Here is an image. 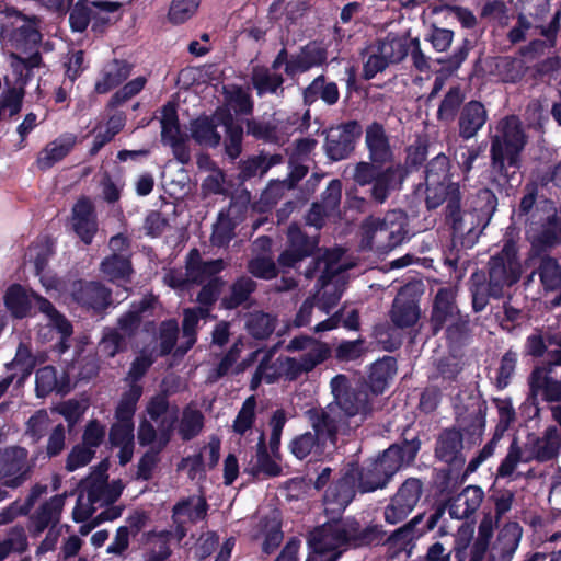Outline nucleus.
Returning <instances> with one entry per match:
<instances>
[{
    "label": "nucleus",
    "mask_w": 561,
    "mask_h": 561,
    "mask_svg": "<svg viewBox=\"0 0 561 561\" xmlns=\"http://www.w3.org/2000/svg\"><path fill=\"white\" fill-rule=\"evenodd\" d=\"M255 409H256V399L254 396L248 397L242 403L241 409L239 410L234 421H233V431L237 434L244 435L247 431H249L255 421Z\"/></svg>",
    "instance_id": "338daca9"
},
{
    "label": "nucleus",
    "mask_w": 561,
    "mask_h": 561,
    "mask_svg": "<svg viewBox=\"0 0 561 561\" xmlns=\"http://www.w3.org/2000/svg\"><path fill=\"white\" fill-rule=\"evenodd\" d=\"M193 497L188 496L176 502L172 508L173 518L179 515H187L192 523L204 520L207 516L208 504L204 496L198 497V502L193 510H191Z\"/></svg>",
    "instance_id": "052dcab7"
},
{
    "label": "nucleus",
    "mask_w": 561,
    "mask_h": 561,
    "mask_svg": "<svg viewBox=\"0 0 561 561\" xmlns=\"http://www.w3.org/2000/svg\"><path fill=\"white\" fill-rule=\"evenodd\" d=\"M322 100L328 106H333L339 102L340 91L336 82L327 81L324 75L317 76L304 90L302 103L311 106L318 100Z\"/></svg>",
    "instance_id": "c756f323"
},
{
    "label": "nucleus",
    "mask_w": 561,
    "mask_h": 561,
    "mask_svg": "<svg viewBox=\"0 0 561 561\" xmlns=\"http://www.w3.org/2000/svg\"><path fill=\"white\" fill-rule=\"evenodd\" d=\"M290 453L299 460L306 459L311 454L320 456L324 453L325 448L313 436L311 432H305L295 436L288 446Z\"/></svg>",
    "instance_id": "3c124183"
},
{
    "label": "nucleus",
    "mask_w": 561,
    "mask_h": 561,
    "mask_svg": "<svg viewBox=\"0 0 561 561\" xmlns=\"http://www.w3.org/2000/svg\"><path fill=\"white\" fill-rule=\"evenodd\" d=\"M216 117L226 131L225 153L231 160H236L242 152L243 126L234 119L233 114L227 106H218Z\"/></svg>",
    "instance_id": "b1692460"
},
{
    "label": "nucleus",
    "mask_w": 561,
    "mask_h": 561,
    "mask_svg": "<svg viewBox=\"0 0 561 561\" xmlns=\"http://www.w3.org/2000/svg\"><path fill=\"white\" fill-rule=\"evenodd\" d=\"M328 55V49L322 43L310 41L301 46L298 53L291 55V60L286 66L285 75L294 78L313 68L327 66Z\"/></svg>",
    "instance_id": "6ab92c4d"
},
{
    "label": "nucleus",
    "mask_w": 561,
    "mask_h": 561,
    "mask_svg": "<svg viewBox=\"0 0 561 561\" xmlns=\"http://www.w3.org/2000/svg\"><path fill=\"white\" fill-rule=\"evenodd\" d=\"M444 207V220L451 231L453 242L471 249L488 227L469 209L462 208V194L453 196Z\"/></svg>",
    "instance_id": "9d476101"
},
{
    "label": "nucleus",
    "mask_w": 561,
    "mask_h": 561,
    "mask_svg": "<svg viewBox=\"0 0 561 561\" xmlns=\"http://www.w3.org/2000/svg\"><path fill=\"white\" fill-rule=\"evenodd\" d=\"M122 7L118 1L78 0L69 11L70 28L83 33L91 24V31L102 35L121 20Z\"/></svg>",
    "instance_id": "6e6552de"
},
{
    "label": "nucleus",
    "mask_w": 561,
    "mask_h": 561,
    "mask_svg": "<svg viewBox=\"0 0 561 561\" xmlns=\"http://www.w3.org/2000/svg\"><path fill=\"white\" fill-rule=\"evenodd\" d=\"M36 366V358L34 357L28 344L21 342L16 348L14 358L5 364L8 370L18 367L22 371V378L28 377Z\"/></svg>",
    "instance_id": "0e129e2a"
},
{
    "label": "nucleus",
    "mask_w": 561,
    "mask_h": 561,
    "mask_svg": "<svg viewBox=\"0 0 561 561\" xmlns=\"http://www.w3.org/2000/svg\"><path fill=\"white\" fill-rule=\"evenodd\" d=\"M257 284L251 277L240 276L230 286V294L221 299V307L233 310L249 300Z\"/></svg>",
    "instance_id": "a19ab883"
},
{
    "label": "nucleus",
    "mask_w": 561,
    "mask_h": 561,
    "mask_svg": "<svg viewBox=\"0 0 561 561\" xmlns=\"http://www.w3.org/2000/svg\"><path fill=\"white\" fill-rule=\"evenodd\" d=\"M147 83V79L144 76H139L127 83H125L119 90H117L110 99L107 103L108 108H116L123 105L133 96L141 92Z\"/></svg>",
    "instance_id": "69168bd1"
},
{
    "label": "nucleus",
    "mask_w": 561,
    "mask_h": 561,
    "mask_svg": "<svg viewBox=\"0 0 561 561\" xmlns=\"http://www.w3.org/2000/svg\"><path fill=\"white\" fill-rule=\"evenodd\" d=\"M470 293L474 312L482 311L489 304V298H493L490 282L488 279L484 282V276H480L477 273L470 278Z\"/></svg>",
    "instance_id": "e2e57ef3"
},
{
    "label": "nucleus",
    "mask_w": 561,
    "mask_h": 561,
    "mask_svg": "<svg viewBox=\"0 0 561 561\" xmlns=\"http://www.w3.org/2000/svg\"><path fill=\"white\" fill-rule=\"evenodd\" d=\"M306 416L313 430L312 435L323 445L335 447L337 435L342 423V415H339V409H333L332 404L327 408H311L306 411Z\"/></svg>",
    "instance_id": "dca6fc26"
},
{
    "label": "nucleus",
    "mask_w": 561,
    "mask_h": 561,
    "mask_svg": "<svg viewBox=\"0 0 561 561\" xmlns=\"http://www.w3.org/2000/svg\"><path fill=\"white\" fill-rule=\"evenodd\" d=\"M446 506L434 508L425 519V513L415 515L408 523L388 534L383 526L377 523H367V549L387 546L389 549L405 550L415 539L433 530L443 518Z\"/></svg>",
    "instance_id": "423d86ee"
},
{
    "label": "nucleus",
    "mask_w": 561,
    "mask_h": 561,
    "mask_svg": "<svg viewBox=\"0 0 561 561\" xmlns=\"http://www.w3.org/2000/svg\"><path fill=\"white\" fill-rule=\"evenodd\" d=\"M497 204L499 201L495 193L488 187H483L478 190L471 197L468 209L477 215L482 224L489 225L496 211Z\"/></svg>",
    "instance_id": "79ce46f5"
},
{
    "label": "nucleus",
    "mask_w": 561,
    "mask_h": 561,
    "mask_svg": "<svg viewBox=\"0 0 561 561\" xmlns=\"http://www.w3.org/2000/svg\"><path fill=\"white\" fill-rule=\"evenodd\" d=\"M216 116L217 108L211 115L202 114L191 121V137L197 145L206 148H217L221 144L222 138L217 129L221 125Z\"/></svg>",
    "instance_id": "393cba45"
},
{
    "label": "nucleus",
    "mask_w": 561,
    "mask_h": 561,
    "mask_svg": "<svg viewBox=\"0 0 561 561\" xmlns=\"http://www.w3.org/2000/svg\"><path fill=\"white\" fill-rule=\"evenodd\" d=\"M32 474L28 451L21 446L0 448V481L2 485L16 489L23 485Z\"/></svg>",
    "instance_id": "ddd939ff"
},
{
    "label": "nucleus",
    "mask_w": 561,
    "mask_h": 561,
    "mask_svg": "<svg viewBox=\"0 0 561 561\" xmlns=\"http://www.w3.org/2000/svg\"><path fill=\"white\" fill-rule=\"evenodd\" d=\"M520 242L519 230L510 226L500 241V249L489 257L488 280L495 299L502 298L505 290L522 278L525 263L520 260Z\"/></svg>",
    "instance_id": "39448f33"
},
{
    "label": "nucleus",
    "mask_w": 561,
    "mask_h": 561,
    "mask_svg": "<svg viewBox=\"0 0 561 561\" xmlns=\"http://www.w3.org/2000/svg\"><path fill=\"white\" fill-rule=\"evenodd\" d=\"M561 447V435L557 426H548L542 437L534 433L527 435L525 450L529 455L525 458L524 462H529L533 459L538 462H547L558 457Z\"/></svg>",
    "instance_id": "aec40b11"
},
{
    "label": "nucleus",
    "mask_w": 561,
    "mask_h": 561,
    "mask_svg": "<svg viewBox=\"0 0 561 561\" xmlns=\"http://www.w3.org/2000/svg\"><path fill=\"white\" fill-rule=\"evenodd\" d=\"M483 499L484 492L482 488L478 485H468L459 494L439 503L435 508L446 506L451 518L465 519L469 518L477 512Z\"/></svg>",
    "instance_id": "412c9836"
},
{
    "label": "nucleus",
    "mask_w": 561,
    "mask_h": 561,
    "mask_svg": "<svg viewBox=\"0 0 561 561\" xmlns=\"http://www.w3.org/2000/svg\"><path fill=\"white\" fill-rule=\"evenodd\" d=\"M288 247L279 254L277 262L282 267H295V265L312 256L319 250V237H310L298 226L288 229Z\"/></svg>",
    "instance_id": "f3484780"
},
{
    "label": "nucleus",
    "mask_w": 561,
    "mask_h": 561,
    "mask_svg": "<svg viewBox=\"0 0 561 561\" xmlns=\"http://www.w3.org/2000/svg\"><path fill=\"white\" fill-rule=\"evenodd\" d=\"M537 263L538 266L531 271L529 279L538 274L546 291L559 289L561 287V265L559 261L546 253L537 257L530 267H534Z\"/></svg>",
    "instance_id": "72a5a7b5"
},
{
    "label": "nucleus",
    "mask_w": 561,
    "mask_h": 561,
    "mask_svg": "<svg viewBox=\"0 0 561 561\" xmlns=\"http://www.w3.org/2000/svg\"><path fill=\"white\" fill-rule=\"evenodd\" d=\"M526 144L527 137L517 116H505L499 121L496 134L491 136L490 165L491 172L505 184L515 174V171L510 173V168H520Z\"/></svg>",
    "instance_id": "20e7f679"
},
{
    "label": "nucleus",
    "mask_w": 561,
    "mask_h": 561,
    "mask_svg": "<svg viewBox=\"0 0 561 561\" xmlns=\"http://www.w3.org/2000/svg\"><path fill=\"white\" fill-rule=\"evenodd\" d=\"M465 104V93L460 85L450 87L444 95L437 110V121L442 123H451L460 114Z\"/></svg>",
    "instance_id": "37998d69"
},
{
    "label": "nucleus",
    "mask_w": 561,
    "mask_h": 561,
    "mask_svg": "<svg viewBox=\"0 0 561 561\" xmlns=\"http://www.w3.org/2000/svg\"><path fill=\"white\" fill-rule=\"evenodd\" d=\"M161 138L163 142L182 137L176 106L168 102L162 107Z\"/></svg>",
    "instance_id": "bf43d9fd"
},
{
    "label": "nucleus",
    "mask_w": 561,
    "mask_h": 561,
    "mask_svg": "<svg viewBox=\"0 0 561 561\" xmlns=\"http://www.w3.org/2000/svg\"><path fill=\"white\" fill-rule=\"evenodd\" d=\"M142 386L131 383L129 389L122 394V398L115 409V417L118 423L134 424L137 403L142 396Z\"/></svg>",
    "instance_id": "de8ad7c7"
},
{
    "label": "nucleus",
    "mask_w": 561,
    "mask_h": 561,
    "mask_svg": "<svg viewBox=\"0 0 561 561\" xmlns=\"http://www.w3.org/2000/svg\"><path fill=\"white\" fill-rule=\"evenodd\" d=\"M525 237L530 248L525 257V267L530 268L534 261L561 244V215L554 204H547V210L536 211L525 220Z\"/></svg>",
    "instance_id": "0eeeda50"
},
{
    "label": "nucleus",
    "mask_w": 561,
    "mask_h": 561,
    "mask_svg": "<svg viewBox=\"0 0 561 561\" xmlns=\"http://www.w3.org/2000/svg\"><path fill=\"white\" fill-rule=\"evenodd\" d=\"M179 324L175 319H167L161 322L159 329V353L161 356L169 355L178 341Z\"/></svg>",
    "instance_id": "774afa93"
},
{
    "label": "nucleus",
    "mask_w": 561,
    "mask_h": 561,
    "mask_svg": "<svg viewBox=\"0 0 561 561\" xmlns=\"http://www.w3.org/2000/svg\"><path fill=\"white\" fill-rule=\"evenodd\" d=\"M381 220L390 236V244L398 247L408 238V217L401 209L387 211Z\"/></svg>",
    "instance_id": "09e8293b"
},
{
    "label": "nucleus",
    "mask_w": 561,
    "mask_h": 561,
    "mask_svg": "<svg viewBox=\"0 0 561 561\" xmlns=\"http://www.w3.org/2000/svg\"><path fill=\"white\" fill-rule=\"evenodd\" d=\"M100 272L112 284H128L135 274L133 257L108 254L101 261Z\"/></svg>",
    "instance_id": "c85d7f7f"
},
{
    "label": "nucleus",
    "mask_w": 561,
    "mask_h": 561,
    "mask_svg": "<svg viewBox=\"0 0 561 561\" xmlns=\"http://www.w3.org/2000/svg\"><path fill=\"white\" fill-rule=\"evenodd\" d=\"M71 298L92 317L103 318L113 304L112 289L99 280H75L71 286Z\"/></svg>",
    "instance_id": "f8f14e48"
},
{
    "label": "nucleus",
    "mask_w": 561,
    "mask_h": 561,
    "mask_svg": "<svg viewBox=\"0 0 561 561\" xmlns=\"http://www.w3.org/2000/svg\"><path fill=\"white\" fill-rule=\"evenodd\" d=\"M397 359L393 356H383L371 364L367 386L371 393L382 394L397 373Z\"/></svg>",
    "instance_id": "473e14b6"
},
{
    "label": "nucleus",
    "mask_w": 561,
    "mask_h": 561,
    "mask_svg": "<svg viewBox=\"0 0 561 561\" xmlns=\"http://www.w3.org/2000/svg\"><path fill=\"white\" fill-rule=\"evenodd\" d=\"M333 409H339V415L352 417L355 415H367L371 411L369 394L363 388H348L342 396L337 397V402Z\"/></svg>",
    "instance_id": "7c9ffc66"
},
{
    "label": "nucleus",
    "mask_w": 561,
    "mask_h": 561,
    "mask_svg": "<svg viewBox=\"0 0 561 561\" xmlns=\"http://www.w3.org/2000/svg\"><path fill=\"white\" fill-rule=\"evenodd\" d=\"M425 206L428 210H434L453 196L462 194L459 182L453 181L450 159L443 152L425 165Z\"/></svg>",
    "instance_id": "1a4fd4ad"
},
{
    "label": "nucleus",
    "mask_w": 561,
    "mask_h": 561,
    "mask_svg": "<svg viewBox=\"0 0 561 561\" xmlns=\"http://www.w3.org/2000/svg\"><path fill=\"white\" fill-rule=\"evenodd\" d=\"M538 193L539 188L537 183L530 182L525 185L524 195L520 198L517 209L515 210L518 220H523L525 222V220L531 218L536 211L547 210V204H553L551 201H545L542 205L538 204Z\"/></svg>",
    "instance_id": "8fccbe9b"
},
{
    "label": "nucleus",
    "mask_w": 561,
    "mask_h": 561,
    "mask_svg": "<svg viewBox=\"0 0 561 561\" xmlns=\"http://www.w3.org/2000/svg\"><path fill=\"white\" fill-rule=\"evenodd\" d=\"M222 285L224 282L220 277H214L202 286L196 301L201 305L197 309L203 317L208 316L210 308L218 300Z\"/></svg>",
    "instance_id": "13d9d810"
},
{
    "label": "nucleus",
    "mask_w": 561,
    "mask_h": 561,
    "mask_svg": "<svg viewBox=\"0 0 561 561\" xmlns=\"http://www.w3.org/2000/svg\"><path fill=\"white\" fill-rule=\"evenodd\" d=\"M331 351L325 343H318L309 352L305 353L300 359L286 357L284 363V375L286 379L293 381L298 379L304 373L313 370L319 364L327 360Z\"/></svg>",
    "instance_id": "5701e85b"
},
{
    "label": "nucleus",
    "mask_w": 561,
    "mask_h": 561,
    "mask_svg": "<svg viewBox=\"0 0 561 561\" xmlns=\"http://www.w3.org/2000/svg\"><path fill=\"white\" fill-rule=\"evenodd\" d=\"M70 390L71 386L68 374L64 373L58 378L57 369L51 365L37 369L35 375V392L37 398H46L53 392L65 396Z\"/></svg>",
    "instance_id": "bb28decb"
},
{
    "label": "nucleus",
    "mask_w": 561,
    "mask_h": 561,
    "mask_svg": "<svg viewBox=\"0 0 561 561\" xmlns=\"http://www.w3.org/2000/svg\"><path fill=\"white\" fill-rule=\"evenodd\" d=\"M131 66L119 59H114L102 71L101 78L95 82L94 91L105 94L122 84L130 75Z\"/></svg>",
    "instance_id": "c9c22d12"
},
{
    "label": "nucleus",
    "mask_w": 561,
    "mask_h": 561,
    "mask_svg": "<svg viewBox=\"0 0 561 561\" xmlns=\"http://www.w3.org/2000/svg\"><path fill=\"white\" fill-rule=\"evenodd\" d=\"M421 447V433L409 425L402 431L399 442L377 456L365 459L362 465L351 461L356 467L359 492L371 493L386 489L400 470L414 465Z\"/></svg>",
    "instance_id": "f03ea898"
},
{
    "label": "nucleus",
    "mask_w": 561,
    "mask_h": 561,
    "mask_svg": "<svg viewBox=\"0 0 561 561\" xmlns=\"http://www.w3.org/2000/svg\"><path fill=\"white\" fill-rule=\"evenodd\" d=\"M463 433L456 426L443 428L436 438L435 458L450 467H461L466 459L463 456Z\"/></svg>",
    "instance_id": "a211bd4d"
},
{
    "label": "nucleus",
    "mask_w": 561,
    "mask_h": 561,
    "mask_svg": "<svg viewBox=\"0 0 561 561\" xmlns=\"http://www.w3.org/2000/svg\"><path fill=\"white\" fill-rule=\"evenodd\" d=\"M75 144L76 138L72 135L62 136L48 142L37 154V168L41 171L49 170L70 153Z\"/></svg>",
    "instance_id": "2f4dec72"
},
{
    "label": "nucleus",
    "mask_w": 561,
    "mask_h": 561,
    "mask_svg": "<svg viewBox=\"0 0 561 561\" xmlns=\"http://www.w3.org/2000/svg\"><path fill=\"white\" fill-rule=\"evenodd\" d=\"M551 369L545 366H537L528 377L529 392L537 396L539 392L546 402H561V380L550 376Z\"/></svg>",
    "instance_id": "a878e982"
},
{
    "label": "nucleus",
    "mask_w": 561,
    "mask_h": 561,
    "mask_svg": "<svg viewBox=\"0 0 561 561\" xmlns=\"http://www.w3.org/2000/svg\"><path fill=\"white\" fill-rule=\"evenodd\" d=\"M205 425V417L201 410L187 405L182 411L178 426V434L183 442H190L197 437Z\"/></svg>",
    "instance_id": "a18cd8bd"
},
{
    "label": "nucleus",
    "mask_w": 561,
    "mask_h": 561,
    "mask_svg": "<svg viewBox=\"0 0 561 561\" xmlns=\"http://www.w3.org/2000/svg\"><path fill=\"white\" fill-rule=\"evenodd\" d=\"M357 491L356 467L348 462L340 471L339 478L332 480L324 491L323 502L327 510L343 512L353 502Z\"/></svg>",
    "instance_id": "4468645a"
},
{
    "label": "nucleus",
    "mask_w": 561,
    "mask_h": 561,
    "mask_svg": "<svg viewBox=\"0 0 561 561\" xmlns=\"http://www.w3.org/2000/svg\"><path fill=\"white\" fill-rule=\"evenodd\" d=\"M363 135V126L356 119L342 122L330 127L324 137L323 150L325 157L333 162L348 159L355 151Z\"/></svg>",
    "instance_id": "9b49d317"
},
{
    "label": "nucleus",
    "mask_w": 561,
    "mask_h": 561,
    "mask_svg": "<svg viewBox=\"0 0 561 561\" xmlns=\"http://www.w3.org/2000/svg\"><path fill=\"white\" fill-rule=\"evenodd\" d=\"M423 494V482L419 478H408L392 496L411 513Z\"/></svg>",
    "instance_id": "864d4df0"
},
{
    "label": "nucleus",
    "mask_w": 561,
    "mask_h": 561,
    "mask_svg": "<svg viewBox=\"0 0 561 561\" xmlns=\"http://www.w3.org/2000/svg\"><path fill=\"white\" fill-rule=\"evenodd\" d=\"M474 523H462L456 534L453 535V547L449 551L454 554L456 561H466L468 549L473 540Z\"/></svg>",
    "instance_id": "4d7b16f0"
},
{
    "label": "nucleus",
    "mask_w": 561,
    "mask_h": 561,
    "mask_svg": "<svg viewBox=\"0 0 561 561\" xmlns=\"http://www.w3.org/2000/svg\"><path fill=\"white\" fill-rule=\"evenodd\" d=\"M365 146L368 161L355 164L353 181L362 187L370 185V197L382 204L393 191L401 188L408 171L402 163H393V150L381 123L374 121L366 127Z\"/></svg>",
    "instance_id": "f257e3e1"
},
{
    "label": "nucleus",
    "mask_w": 561,
    "mask_h": 561,
    "mask_svg": "<svg viewBox=\"0 0 561 561\" xmlns=\"http://www.w3.org/2000/svg\"><path fill=\"white\" fill-rule=\"evenodd\" d=\"M367 523L354 516L331 518L313 528L308 536V545L313 556H329L350 549H367Z\"/></svg>",
    "instance_id": "7ed1b4c3"
},
{
    "label": "nucleus",
    "mask_w": 561,
    "mask_h": 561,
    "mask_svg": "<svg viewBox=\"0 0 561 561\" xmlns=\"http://www.w3.org/2000/svg\"><path fill=\"white\" fill-rule=\"evenodd\" d=\"M62 499L54 496L50 502L44 503L36 513L35 516V531L43 533L48 526L56 519L58 522V515L62 507Z\"/></svg>",
    "instance_id": "680f3d73"
},
{
    "label": "nucleus",
    "mask_w": 561,
    "mask_h": 561,
    "mask_svg": "<svg viewBox=\"0 0 561 561\" xmlns=\"http://www.w3.org/2000/svg\"><path fill=\"white\" fill-rule=\"evenodd\" d=\"M10 59L15 83L23 90L33 80L34 69L44 65L42 54L38 50L27 57L11 53Z\"/></svg>",
    "instance_id": "e433bc0d"
},
{
    "label": "nucleus",
    "mask_w": 561,
    "mask_h": 561,
    "mask_svg": "<svg viewBox=\"0 0 561 561\" xmlns=\"http://www.w3.org/2000/svg\"><path fill=\"white\" fill-rule=\"evenodd\" d=\"M362 229L365 248L379 253H388L394 249V245L390 244L389 231L387 227L383 226L381 217H367L362 225Z\"/></svg>",
    "instance_id": "cd10ccee"
},
{
    "label": "nucleus",
    "mask_w": 561,
    "mask_h": 561,
    "mask_svg": "<svg viewBox=\"0 0 561 561\" xmlns=\"http://www.w3.org/2000/svg\"><path fill=\"white\" fill-rule=\"evenodd\" d=\"M251 82L259 96L278 94L284 92L285 78L282 73L271 72L265 66H256L251 73Z\"/></svg>",
    "instance_id": "4c0bfd02"
},
{
    "label": "nucleus",
    "mask_w": 561,
    "mask_h": 561,
    "mask_svg": "<svg viewBox=\"0 0 561 561\" xmlns=\"http://www.w3.org/2000/svg\"><path fill=\"white\" fill-rule=\"evenodd\" d=\"M55 254V241L45 236L30 249L31 261L34 263L35 274L41 275L47 267L49 260Z\"/></svg>",
    "instance_id": "6e6d98bb"
},
{
    "label": "nucleus",
    "mask_w": 561,
    "mask_h": 561,
    "mask_svg": "<svg viewBox=\"0 0 561 561\" xmlns=\"http://www.w3.org/2000/svg\"><path fill=\"white\" fill-rule=\"evenodd\" d=\"M419 318V306L413 299H408L401 294L394 298L390 310V319L397 328H411L417 322Z\"/></svg>",
    "instance_id": "58836bf2"
},
{
    "label": "nucleus",
    "mask_w": 561,
    "mask_h": 561,
    "mask_svg": "<svg viewBox=\"0 0 561 561\" xmlns=\"http://www.w3.org/2000/svg\"><path fill=\"white\" fill-rule=\"evenodd\" d=\"M455 293L449 287H442L437 290L433 302L431 321L435 331L444 327L447 320L454 314Z\"/></svg>",
    "instance_id": "ea45409f"
},
{
    "label": "nucleus",
    "mask_w": 561,
    "mask_h": 561,
    "mask_svg": "<svg viewBox=\"0 0 561 561\" xmlns=\"http://www.w3.org/2000/svg\"><path fill=\"white\" fill-rule=\"evenodd\" d=\"M276 324L275 316L264 311H253L247 318L245 329L254 340L264 341L274 333Z\"/></svg>",
    "instance_id": "c03bdc74"
},
{
    "label": "nucleus",
    "mask_w": 561,
    "mask_h": 561,
    "mask_svg": "<svg viewBox=\"0 0 561 561\" xmlns=\"http://www.w3.org/2000/svg\"><path fill=\"white\" fill-rule=\"evenodd\" d=\"M100 352L107 358H113L128 350V340L118 329L105 327L99 342Z\"/></svg>",
    "instance_id": "603ef678"
},
{
    "label": "nucleus",
    "mask_w": 561,
    "mask_h": 561,
    "mask_svg": "<svg viewBox=\"0 0 561 561\" xmlns=\"http://www.w3.org/2000/svg\"><path fill=\"white\" fill-rule=\"evenodd\" d=\"M423 494V482L419 478H408L392 496L411 513Z\"/></svg>",
    "instance_id": "5fc2aeb1"
},
{
    "label": "nucleus",
    "mask_w": 561,
    "mask_h": 561,
    "mask_svg": "<svg viewBox=\"0 0 561 561\" xmlns=\"http://www.w3.org/2000/svg\"><path fill=\"white\" fill-rule=\"evenodd\" d=\"M32 290L27 291L21 284L10 285L3 296V302L14 319H24L31 316Z\"/></svg>",
    "instance_id": "f704fd0d"
},
{
    "label": "nucleus",
    "mask_w": 561,
    "mask_h": 561,
    "mask_svg": "<svg viewBox=\"0 0 561 561\" xmlns=\"http://www.w3.org/2000/svg\"><path fill=\"white\" fill-rule=\"evenodd\" d=\"M457 118L458 136L468 141L474 138L484 127L489 115L482 102L470 100L463 104Z\"/></svg>",
    "instance_id": "4be33fe9"
},
{
    "label": "nucleus",
    "mask_w": 561,
    "mask_h": 561,
    "mask_svg": "<svg viewBox=\"0 0 561 561\" xmlns=\"http://www.w3.org/2000/svg\"><path fill=\"white\" fill-rule=\"evenodd\" d=\"M157 304L158 299L153 295L144 296L139 301H134L129 310L118 317L115 329H118L128 341L137 336L142 323L145 331L154 330V321L144 322V319L153 316Z\"/></svg>",
    "instance_id": "2eb2a0df"
},
{
    "label": "nucleus",
    "mask_w": 561,
    "mask_h": 561,
    "mask_svg": "<svg viewBox=\"0 0 561 561\" xmlns=\"http://www.w3.org/2000/svg\"><path fill=\"white\" fill-rule=\"evenodd\" d=\"M376 48L382 53L391 64L401 62L410 51V43L394 33H388L385 38L376 41Z\"/></svg>",
    "instance_id": "49530a36"
}]
</instances>
